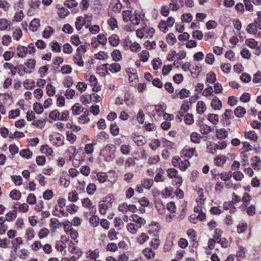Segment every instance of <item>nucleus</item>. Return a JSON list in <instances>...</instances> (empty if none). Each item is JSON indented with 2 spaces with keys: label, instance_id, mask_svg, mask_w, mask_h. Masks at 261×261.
Returning <instances> with one entry per match:
<instances>
[{
  "label": "nucleus",
  "instance_id": "f257e3e1",
  "mask_svg": "<svg viewBox=\"0 0 261 261\" xmlns=\"http://www.w3.org/2000/svg\"><path fill=\"white\" fill-rule=\"evenodd\" d=\"M87 51L86 46L84 45L79 46L76 49L73 56V60L74 63L80 67H83L84 62L83 60V56Z\"/></svg>",
  "mask_w": 261,
  "mask_h": 261
},
{
  "label": "nucleus",
  "instance_id": "f03ea898",
  "mask_svg": "<svg viewBox=\"0 0 261 261\" xmlns=\"http://www.w3.org/2000/svg\"><path fill=\"white\" fill-rule=\"evenodd\" d=\"M172 163L174 167H178L179 169L185 171L190 166V162L185 159L174 157L173 158Z\"/></svg>",
  "mask_w": 261,
  "mask_h": 261
},
{
  "label": "nucleus",
  "instance_id": "7ed1b4c3",
  "mask_svg": "<svg viewBox=\"0 0 261 261\" xmlns=\"http://www.w3.org/2000/svg\"><path fill=\"white\" fill-rule=\"evenodd\" d=\"M57 203V204L55 206L56 211H58L62 216L67 217L68 214L64 210V207L66 206V199L63 198H59Z\"/></svg>",
  "mask_w": 261,
  "mask_h": 261
},
{
  "label": "nucleus",
  "instance_id": "20e7f679",
  "mask_svg": "<svg viewBox=\"0 0 261 261\" xmlns=\"http://www.w3.org/2000/svg\"><path fill=\"white\" fill-rule=\"evenodd\" d=\"M12 29V22L6 18L0 19V31L9 32Z\"/></svg>",
  "mask_w": 261,
  "mask_h": 261
},
{
  "label": "nucleus",
  "instance_id": "39448f33",
  "mask_svg": "<svg viewBox=\"0 0 261 261\" xmlns=\"http://www.w3.org/2000/svg\"><path fill=\"white\" fill-rule=\"evenodd\" d=\"M168 175L170 178H174L176 184L181 185L182 179L181 176L178 175V171L174 168H170L167 170Z\"/></svg>",
  "mask_w": 261,
  "mask_h": 261
},
{
  "label": "nucleus",
  "instance_id": "423d86ee",
  "mask_svg": "<svg viewBox=\"0 0 261 261\" xmlns=\"http://www.w3.org/2000/svg\"><path fill=\"white\" fill-rule=\"evenodd\" d=\"M129 221L135 222V224L140 228L146 223V221L144 218L136 214H133L130 216Z\"/></svg>",
  "mask_w": 261,
  "mask_h": 261
},
{
  "label": "nucleus",
  "instance_id": "0eeeda50",
  "mask_svg": "<svg viewBox=\"0 0 261 261\" xmlns=\"http://www.w3.org/2000/svg\"><path fill=\"white\" fill-rule=\"evenodd\" d=\"M107 70V71H110L112 73H117L120 71L121 66L118 63H114L111 64H105L102 65Z\"/></svg>",
  "mask_w": 261,
  "mask_h": 261
},
{
  "label": "nucleus",
  "instance_id": "6e6552de",
  "mask_svg": "<svg viewBox=\"0 0 261 261\" xmlns=\"http://www.w3.org/2000/svg\"><path fill=\"white\" fill-rule=\"evenodd\" d=\"M109 135L105 132H100L99 134L96 135L93 139L94 144L97 142H105L109 138Z\"/></svg>",
  "mask_w": 261,
  "mask_h": 261
},
{
  "label": "nucleus",
  "instance_id": "1a4fd4ad",
  "mask_svg": "<svg viewBox=\"0 0 261 261\" xmlns=\"http://www.w3.org/2000/svg\"><path fill=\"white\" fill-rule=\"evenodd\" d=\"M258 23L256 21H254L253 23H250L246 29L247 32L249 34L253 35H259L260 32L257 31V29H259L258 27Z\"/></svg>",
  "mask_w": 261,
  "mask_h": 261
},
{
  "label": "nucleus",
  "instance_id": "9d476101",
  "mask_svg": "<svg viewBox=\"0 0 261 261\" xmlns=\"http://www.w3.org/2000/svg\"><path fill=\"white\" fill-rule=\"evenodd\" d=\"M184 0H170L169 8L173 11L178 10L183 6Z\"/></svg>",
  "mask_w": 261,
  "mask_h": 261
},
{
  "label": "nucleus",
  "instance_id": "9b49d317",
  "mask_svg": "<svg viewBox=\"0 0 261 261\" xmlns=\"http://www.w3.org/2000/svg\"><path fill=\"white\" fill-rule=\"evenodd\" d=\"M251 166L255 170H258L260 169V166L261 165V160L259 157L257 156H254L251 159Z\"/></svg>",
  "mask_w": 261,
  "mask_h": 261
},
{
  "label": "nucleus",
  "instance_id": "f8f14e48",
  "mask_svg": "<svg viewBox=\"0 0 261 261\" xmlns=\"http://www.w3.org/2000/svg\"><path fill=\"white\" fill-rule=\"evenodd\" d=\"M16 54L18 57L24 58L28 54L27 47L22 45H18L16 48Z\"/></svg>",
  "mask_w": 261,
  "mask_h": 261
},
{
  "label": "nucleus",
  "instance_id": "ddd939ff",
  "mask_svg": "<svg viewBox=\"0 0 261 261\" xmlns=\"http://www.w3.org/2000/svg\"><path fill=\"white\" fill-rule=\"evenodd\" d=\"M244 137L246 139H249L255 142H257L258 137L254 130L246 131L244 133Z\"/></svg>",
  "mask_w": 261,
  "mask_h": 261
},
{
  "label": "nucleus",
  "instance_id": "4468645a",
  "mask_svg": "<svg viewBox=\"0 0 261 261\" xmlns=\"http://www.w3.org/2000/svg\"><path fill=\"white\" fill-rule=\"evenodd\" d=\"M126 228L128 232L131 234H136L140 228L137 226L135 223L130 222L127 224Z\"/></svg>",
  "mask_w": 261,
  "mask_h": 261
},
{
  "label": "nucleus",
  "instance_id": "2eb2a0df",
  "mask_svg": "<svg viewBox=\"0 0 261 261\" xmlns=\"http://www.w3.org/2000/svg\"><path fill=\"white\" fill-rule=\"evenodd\" d=\"M206 110L205 104L203 101H198L196 105V112L198 114H203Z\"/></svg>",
  "mask_w": 261,
  "mask_h": 261
},
{
  "label": "nucleus",
  "instance_id": "dca6fc26",
  "mask_svg": "<svg viewBox=\"0 0 261 261\" xmlns=\"http://www.w3.org/2000/svg\"><path fill=\"white\" fill-rule=\"evenodd\" d=\"M211 107L215 110H219L222 108V102L218 97H215L211 101Z\"/></svg>",
  "mask_w": 261,
  "mask_h": 261
},
{
  "label": "nucleus",
  "instance_id": "f3484780",
  "mask_svg": "<svg viewBox=\"0 0 261 261\" xmlns=\"http://www.w3.org/2000/svg\"><path fill=\"white\" fill-rule=\"evenodd\" d=\"M149 239V237L146 233L142 232L137 238V241L139 244L142 245V244H144L147 241H148Z\"/></svg>",
  "mask_w": 261,
  "mask_h": 261
},
{
  "label": "nucleus",
  "instance_id": "a211bd4d",
  "mask_svg": "<svg viewBox=\"0 0 261 261\" xmlns=\"http://www.w3.org/2000/svg\"><path fill=\"white\" fill-rule=\"evenodd\" d=\"M85 23L86 20L83 17H77L76 19V21L75 22L76 29L78 31L81 30L82 29L83 27L85 24Z\"/></svg>",
  "mask_w": 261,
  "mask_h": 261
},
{
  "label": "nucleus",
  "instance_id": "6ab92c4d",
  "mask_svg": "<svg viewBox=\"0 0 261 261\" xmlns=\"http://www.w3.org/2000/svg\"><path fill=\"white\" fill-rule=\"evenodd\" d=\"M99 251L98 249L94 250H89L87 252V257L90 258L94 260L97 259V258L99 257Z\"/></svg>",
  "mask_w": 261,
  "mask_h": 261
},
{
  "label": "nucleus",
  "instance_id": "aec40b11",
  "mask_svg": "<svg viewBox=\"0 0 261 261\" xmlns=\"http://www.w3.org/2000/svg\"><path fill=\"white\" fill-rule=\"evenodd\" d=\"M40 20L39 19H34L31 21L30 25V30L34 32H36L40 27Z\"/></svg>",
  "mask_w": 261,
  "mask_h": 261
},
{
  "label": "nucleus",
  "instance_id": "412c9836",
  "mask_svg": "<svg viewBox=\"0 0 261 261\" xmlns=\"http://www.w3.org/2000/svg\"><path fill=\"white\" fill-rule=\"evenodd\" d=\"M109 42L113 46H116L120 42L119 37L117 35H113L109 38Z\"/></svg>",
  "mask_w": 261,
  "mask_h": 261
},
{
  "label": "nucleus",
  "instance_id": "4be33fe9",
  "mask_svg": "<svg viewBox=\"0 0 261 261\" xmlns=\"http://www.w3.org/2000/svg\"><path fill=\"white\" fill-rule=\"evenodd\" d=\"M72 114L74 115H80L83 111L84 109L79 103H76L72 108Z\"/></svg>",
  "mask_w": 261,
  "mask_h": 261
},
{
  "label": "nucleus",
  "instance_id": "5701e85b",
  "mask_svg": "<svg viewBox=\"0 0 261 261\" xmlns=\"http://www.w3.org/2000/svg\"><path fill=\"white\" fill-rule=\"evenodd\" d=\"M24 14L22 10H19L15 13L13 21L14 22H20L22 20Z\"/></svg>",
  "mask_w": 261,
  "mask_h": 261
},
{
  "label": "nucleus",
  "instance_id": "b1692460",
  "mask_svg": "<svg viewBox=\"0 0 261 261\" xmlns=\"http://www.w3.org/2000/svg\"><path fill=\"white\" fill-rule=\"evenodd\" d=\"M83 206L91 210L95 208V206L93 205V203L91 200L89 198H85L82 200V201Z\"/></svg>",
  "mask_w": 261,
  "mask_h": 261
},
{
  "label": "nucleus",
  "instance_id": "393cba45",
  "mask_svg": "<svg viewBox=\"0 0 261 261\" xmlns=\"http://www.w3.org/2000/svg\"><path fill=\"white\" fill-rule=\"evenodd\" d=\"M19 154L22 158L28 159L32 156L33 153L29 149H23L20 151Z\"/></svg>",
  "mask_w": 261,
  "mask_h": 261
},
{
  "label": "nucleus",
  "instance_id": "a878e982",
  "mask_svg": "<svg viewBox=\"0 0 261 261\" xmlns=\"http://www.w3.org/2000/svg\"><path fill=\"white\" fill-rule=\"evenodd\" d=\"M17 212L14 210L7 213L6 215V219L8 221L12 222L16 218Z\"/></svg>",
  "mask_w": 261,
  "mask_h": 261
},
{
  "label": "nucleus",
  "instance_id": "bb28decb",
  "mask_svg": "<svg viewBox=\"0 0 261 261\" xmlns=\"http://www.w3.org/2000/svg\"><path fill=\"white\" fill-rule=\"evenodd\" d=\"M216 136L218 139H224L228 136V132L224 128L217 130Z\"/></svg>",
  "mask_w": 261,
  "mask_h": 261
},
{
  "label": "nucleus",
  "instance_id": "cd10ccee",
  "mask_svg": "<svg viewBox=\"0 0 261 261\" xmlns=\"http://www.w3.org/2000/svg\"><path fill=\"white\" fill-rule=\"evenodd\" d=\"M138 55L140 59V61L143 62H147L149 58V53L146 50L142 51Z\"/></svg>",
  "mask_w": 261,
  "mask_h": 261
},
{
  "label": "nucleus",
  "instance_id": "c85d7f7f",
  "mask_svg": "<svg viewBox=\"0 0 261 261\" xmlns=\"http://www.w3.org/2000/svg\"><path fill=\"white\" fill-rule=\"evenodd\" d=\"M214 161L216 165L221 166L226 162V157L223 155H219L215 158Z\"/></svg>",
  "mask_w": 261,
  "mask_h": 261
},
{
  "label": "nucleus",
  "instance_id": "c756f323",
  "mask_svg": "<svg viewBox=\"0 0 261 261\" xmlns=\"http://www.w3.org/2000/svg\"><path fill=\"white\" fill-rule=\"evenodd\" d=\"M234 113L237 117H242L246 113V110L244 108L239 106L235 109Z\"/></svg>",
  "mask_w": 261,
  "mask_h": 261
},
{
  "label": "nucleus",
  "instance_id": "7c9ffc66",
  "mask_svg": "<svg viewBox=\"0 0 261 261\" xmlns=\"http://www.w3.org/2000/svg\"><path fill=\"white\" fill-rule=\"evenodd\" d=\"M135 143L138 146H141L145 144L146 141L144 137L142 136H138L135 137H134L133 139Z\"/></svg>",
  "mask_w": 261,
  "mask_h": 261
},
{
  "label": "nucleus",
  "instance_id": "2f4dec72",
  "mask_svg": "<svg viewBox=\"0 0 261 261\" xmlns=\"http://www.w3.org/2000/svg\"><path fill=\"white\" fill-rule=\"evenodd\" d=\"M160 245V240L158 237H155L151 240L150 246L154 249H157Z\"/></svg>",
  "mask_w": 261,
  "mask_h": 261
},
{
  "label": "nucleus",
  "instance_id": "473e14b6",
  "mask_svg": "<svg viewBox=\"0 0 261 261\" xmlns=\"http://www.w3.org/2000/svg\"><path fill=\"white\" fill-rule=\"evenodd\" d=\"M143 254L147 258L151 259L154 257L155 252L150 248H146L143 250Z\"/></svg>",
  "mask_w": 261,
  "mask_h": 261
},
{
  "label": "nucleus",
  "instance_id": "72a5a7b5",
  "mask_svg": "<svg viewBox=\"0 0 261 261\" xmlns=\"http://www.w3.org/2000/svg\"><path fill=\"white\" fill-rule=\"evenodd\" d=\"M212 130V127L206 124H203L200 126V131L202 134L207 135Z\"/></svg>",
  "mask_w": 261,
  "mask_h": 261
},
{
  "label": "nucleus",
  "instance_id": "f704fd0d",
  "mask_svg": "<svg viewBox=\"0 0 261 261\" xmlns=\"http://www.w3.org/2000/svg\"><path fill=\"white\" fill-rule=\"evenodd\" d=\"M54 30L50 27H46L42 33V36L45 38H48L54 33Z\"/></svg>",
  "mask_w": 261,
  "mask_h": 261
},
{
  "label": "nucleus",
  "instance_id": "c9c22d12",
  "mask_svg": "<svg viewBox=\"0 0 261 261\" xmlns=\"http://www.w3.org/2000/svg\"><path fill=\"white\" fill-rule=\"evenodd\" d=\"M3 67L6 70H10L12 75H15V70L18 69V68H15L13 65L9 62L5 63Z\"/></svg>",
  "mask_w": 261,
  "mask_h": 261
},
{
  "label": "nucleus",
  "instance_id": "e433bc0d",
  "mask_svg": "<svg viewBox=\"0 0 261 261\" xmlns=\"http://www.w3.org/2000/svg\"><path fill=\"white\" fill-rule=\"evenodd\" d=\"M96 176L97 180L101 183L106 181L108 178V176L107 175L106 173L102 172L97 173Z\"/></svg>",
  "mask_w": 261,
  "mask_h": 261
},
{
  "label": "nucleus",
  "instance_id": "4c0bfd02",
  "mask_svg": "<svg viewBox=\"0 0 261 261\" xmlns=\"http://www.w3.org/2000/svg\"><path fill=\"white\" fill-rule=\"evenodd\" d=\"M123 19L125 22L130 21L132 18V11L130 10H125L123 11Z\"/></svg>",
  "mask_w": 261,
  "mask_h": 261
},
{
  "label": "nucleus",
  "instance_id": "58836bf2",
  "mask_svg": "<svg viewBox=\"0 0 261 261\" xmlns=\"http://www.w3.org/2000/svg\"><path fill=\"white\" fill-rule=\"evenodd\" d=\"M69 251L72 253H75L76 255H75L76 257H77V258L81 255L82 252L79 249L78 247L74 245H71L68 248Z\"/></svg>",
  "mask_w": 261,
  "mask_h": 261
},
{
  "label": "nucleus",
  "instance_id": "ea45409f",
  "mask_svg": "<svg viewBox=\"0 0 261 261\" xmlns=\"http://www.w3.org/2000/svg\"><path fill=\"white\" fill-rule=\"evenodd\" d=\"M12 42V39L10 35H5L2 38V43L5 46H8Z\"/></svg>",
  "mask_w": 261,
  "mask_h": 261
},
{
  "label": "nucleus",
  "instance_id": "a19ab883",
  "mask_svg": "<svg viewBox=\"0 0 261 261\" xmlns=\"http://www.w3.org/2000/svg\"><path fill=\"white\" fill-rule=\"evenodd\" d=\"M218 175L220 176L222 180L226 181L231 177L232 174V172L229 171L228 172H222L220 174L218 173Z\"/></svg>",
  "mask_w": 261,
  "mask_h": 261
},
{
  "label": "nucleus",
  "instance_id": "79ce46f5",
  "mask_svg": "<svg viewBox=\"0 0 261 261\" xmlns=\"http://www.w3.org/2000/svg\"><path fill=\"white\" fill-rule=\"evenodd\" d=\"M190 138L192 142L195 143H199L201 136L197 133L193 132L190 135Z\"/></svg>",
  "mask_w": 261,
  "mask_h": 261
},
{
  "label": "nucleus",
  "instance_id": "37998d69",
  "mask_svg": "<svg viewBox=\"0 0 261 261\" xmlns=\"http://www.w3.org/2000/svg\"><path fill=\"white\" fill-rule=\"evenodd\" d=\"M50 226L53 228L57 229L61 227V222L56 218H51L50 220Z\"/></svg>",
  "mask_w": 261,
  "mask_h": 261
},
{
  "label": "nucleus",
  "instance_id": "c03bdc74",
  "mask_svg": "<svg viewBox=\"0 0 261 261\" xmlns=\"http://www.w3.org/2000/svg\"><path fill=\"white\" fill-rule=\"evenodd\" d=\"M207 119L214 124H217L219 122V117L217 114H208L207 116Z\"/></svg>",
  "mask_w": 261,
  "mask_h": 261
},
{
  "label": "nucleus",
  "instance_id": "a18cd8bd",
  "mask_svg": "<svg viewBox=\"0 0 261 261\" xmlns=\"http://www.w3.org/2000/svg\"><path fill=\"white\" fill-rule=\"evenodd\" d=\"M25 236L28 240H31L34 238L35 236L34 230L32 228H28L25 230Z\"/></svg>",
  "mask_w": 261,
  "mask_h": 261
},
{
  "label": "nucleus",
  "instance_id": "49530a36",
  "mask_svg": "<svg viewBox=\"0 0 261 261\" xmlns=\"http://www.w3.org/2000/svg\"><path fill=\"white\" fill-rule=\"evenodd\" d=\"M246 44L251 48H258V42L254 39H249L246 41Z\"/></svg>",
  "mask_w": 261,
  "mask_h": 261
},
{
  "label": "nucleus",
  "instance_id": "de8ad7c7",
  "mask_svg": "<svg viewBox=\"0 0 261 261\" xmlns=\"http://www.w3.org/2000/svg\"><path fill=\"white\" fill-rule=\"evenodd\" d=\"M153 184V180L152 179L147 178L145 179L142 183V186L146 189L149 190Z\"/></svg>",
  "mask_w": 261,
  "mask_h": 261
},
{
  "label": "nucleus",
  "instance_id": "09e8293b",
  "mask_svg": "<svg viewBox=\"0 0 261 261\" xmlns=\"http://www.w3.org/2000/svg\"><path fill=\"white\" fill-rule=\"evenodd\" d=\"M99 44H101L103 45L106 44L107 42V38L106 35L103 34H100L97 36L96 39Z\"/></svg>",
  "mask_w": 261,
  "mask_h": 261
},
{
  "label": "nucleus",
  "instance_id": "8fccbe9b",
  "mask_svg": "<svg viewBox=\"0 0 261 261\" xmlns=\"http://www.w3.org/2000/svg\"><path fill=\"white\" fill-rule=\"evenodd\" d=\"M23 86L26 89H32L35 87V82L33 80H26L23 82Z\"/></svg>",
  "mask_w": 261,
  "mask_h": 261
},
{
  "label": "nucleus",
  "instance_id": "3c124183",
  "mask_svg": "<svg viewBox=\"0 0 261 261\" xmlns=\"http://www.w3.org/2000/svg\"><path fill=\"white\" fill-rule=\"evenodd\" d=\"M130 43L129 48L132 51L136 53L141 50V46L138 43L135 42L133 43L130 42Z\"/></svg>",
  "mask_w": 261,
  "mask_h": 261
},
{
  "label": "nucleus",
  "instance_id": "603ef678",
  "mask_svg": "<svg viewBox=\"0 0 261 261\" xmlns=\"http://www.w3.org/2000/svg\"><path fill=\"white\" fill-rule=\"evenodd\" d=\"M60 113L57 110L51 111L49 115V117L53 120H60Z\"/></svg>",
  "mask_w": 261,
  "mask_h": 261
},
{
  "label": "nucleus",
  "instance_id": "864d4df0",
  "mask_svg": "<svg viewBox=\"0 0 261 261\" xmlns=\"http://www.w3.org/2000/svg\"><path fill=\"white\" fill-rule=\"evenodd\" d=\"M68 199L71 202H76L78 199V194L76 191H72L68 194Z\"/></svg>",
  "mask_w": 261,
  "mask_h": 261
},
{
  "label": "nucleus",
  "instance_id": "5fc2aeb1",
  "mask_svg": "<svg viewBox=\"0 0 261 261\" xmlns=\"http://www.w3.org/2000/svg\"><path fill=\"white\" fill-rule=\"evenodd\" d=\"M131 147L129 145L123 144L120 147V151L124 155H128L130 153Z\"/></svg>",
  "mask_w": 261,
  "mask_h": 261
},
{
  "label": "nucleus",
  "instance_id": "6e6d98bb",
  "mask_svg": "<svg viewBox=\"0 0 261 261\" xmlns=\"http://www.w3.org/2000/svg\"><path fill=\"white\" fill-rule=\"evenodd\" d=\"M155 207L160 215H163L165 214L166 211L165 207L161 202H155Z\"/></svg>",
  "mask_w": 261,
  "mask_h": 261
},
{
  "label": "nucleus",
  "instance_id": "4d7b16f0",
  "mask_svg": "<svg viewBox=\"0 0 261 261\" xmlns=\"http://www.w3.org/2000/svg\"><path fill=\"white\" fill-rule=\"evenodd\" d=\"M141 18V15L140 14L137 13L135 12V14L134 15V17L130 20L132 23L134 25H137L140 23V21Z\"/></svg>",
  "mask_w": 261,
  "mask_h": 261
},
{
  "label": "nucleus",
  "instance_id": "13d9d810",
  "mask_svg": "<svg viewBox=\"0 0 261 261\" xmlns=\"http://www.w3.org/2000/svg\"><path fill=\"white\" fill-rule=\"evenodd\" d=\"M216 81V74L213 72H210L206 75V82L212 84Z\"/></svg>",
  "mask_w": 261,
  "mask_h": 261
},
{
  "label": "nucleus",
  "instance_id": "bf43d9fd",
  "mask_svg": "<svg viewBox=\"0 0 261 261\" xmlns=\"http://www.w3.org/2000/svg\"><path fill=\"white\" fill-rule=\"evenodd\" d=\"M96 190V186L93 183L89 184L87 187V192L89 195H93Z\"/></svg>",
  "mask_w": 261,
  "mask_h": 261
},
{
  "label": "nucleus",
  "instance_id": "052dcab7",
  "mask_svg": "<svg viewBox=\"0 0 261 261\" xmlns=\"http://www.w3.org/2000/svg\"><path fill=\"white\" fill-rule=\"evenodd\" d=\"M58 13L60 18H64L69 14V11L66 8H61L58 9Z\"/></svg>",
  "mask_w": 261,
  "mask_h": 261
},
{
  "label": "nucleus",
  "instance_id": "680f3d73",
  "mask_svg": "<svg viewBox=\"0 0 261 261\" xmlns=\"http://www.w3.org/2000/svg\"><path fill=\"white\" fill-rule=\"evenodd\" d=\"M11 178L17 186L21 185L22 182V178L20 175H13L11 176Z\"/></svg>",
  "mask_w": 261,
  "mask_h": 261
},
{
  "label": "nucleus",
  "instance_id": "e2e57ef3",
  "mask_svg": "<svg viewBox=\"0 0 261 261\" xmlns=\"http://www.w3.org/2000/svg\"><path fill=\"white\" fill-rule=\"evenodd\" d=\"M185 156L191 158L194 155H196V151L195 148H191L185 150Z\"/></svg>",
  "mask_w": 261,
  "mask_h": 261
},
{
  "label": "nucleus",
  "instance_id": "0e129e2a",
  "mask_svg": "<svg viewBox=\"0 0 261 261\" xmlns=\"http://www.w3.org/2000/svg\"><path fill=\"white\" fill-rule=\"evenodd\" d=\"M10 196L14 200H19L21 197L20 192L16 190H12L10 193Z\"/></svg>",
  "mask_w": 261,
  "mask_h": 261
},
{
  "label": "nucleus",
  "instance_id": "69168bd1",
  "mask_svg": "<svg viewBox=\"0 0 261 261\" xmlns=\"http://www.w3.org/2000/svg\"><path fill=\"white\" fill-rule=\"evenodd\" d=\"M14 55V53L11 51H6L3 54V57L6 61H10Z\"/></svg>",
  "mask_w": 261,
  "mask_h": 261
},
{
  "label": "nucleus",
  "instance_id": "338daca9",
  "mask_svg": "<svg viewBox=\"0 0 261 261\" xmlns=\"http://www.w3.org/2000/svg\"><path fill=\"white\" fill-rule=\"evenodd\" d=\"M193 18L192 14L190 13L184 14L181 16V20L183 22L189 23L191 21Z\"/></svg>",
  "mask_w": 261,
  "mask_h": 261
},
{
  "label": "nucleus",
  "instance_id": "774afa93",
  "mask_svg": "<svg viewBox=\"0 0 261 261\" xmlns=\"http://www.w3.org/2000/svg\"><path fill=\"white\" fill-rule=\"evenodd\" d=\"M113 59L115 61H119L122 59V56L119 50L115 49L112 53Z\"/></svg>",
  "mask_w": 261,
  "mask_h": 261
}]
</instances>
